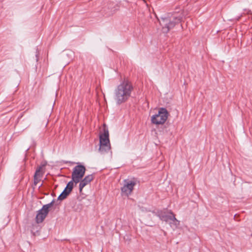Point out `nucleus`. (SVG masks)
Masks as SVG:
<instances>
[{
    "instance_id": "7",
    "label": "nucleus",
    "mask_w": 252,
    "mask_h": 252,
    "mask_svg": "<svg viewBox=\"0 0 252 252\" xmlns=\"http://www.w3.org/2000/svg\"><path fill=\"white\" fill-rule=\"evenodd\" d=\"M106 147V144H110L109 131L104 124L103 125V133L99 135V145L102 144Z\"/></svg>"
},
{
    "instance_id": "20",
    "label": "nucleus",
    "mask_w": 252,
    "mask_h": 252,
    "mask_svg": "<svg viewBox=\"0 0 252 252\" xmlns=\"http://www.w3.org/2000/svg\"><path fill=\"white\" fill-rule=\"evenodd\" d=\"M241 16H242V15H241L240 16H238L237 18H236V20L237 21H239V19H240V18H241Z\"/></svg>"
},
{
    "instance_id": "15",
    "label": "nucleus",
    "mask_w": 252,
    "mask_h": 252,
    "mask_svg": "<svg viewBox=\"0 0 252 252\" xmlns=\"http://www.w3.org/2000/svg\"><path fill=\"white\" fill-rule=\"evenodd\" d=\"M108 11H106V12L104 14V15L107 17L110 16L111 15H113L116 10V9H114V8H111L110 10L109 7H108Z\"/></svg>"
},
{
    "instance_id": "10",
    "label": "nucleus",
    "mask_w": 252,
    "mask_h": 252,
    "mask_svg": "<svg viewBox=\"0 0 252 252\" xmlns=\"http://www.w3.org/2000/svg\"><path fill=\"white\" fill-rule=\"evenodd\" d=\"M111 147H110V144H106V147L104 146V145L102 144L99 145V152L101 154H104L106 153H108L110 150Z\"/></svg>"
},
{
    "instance_id": "14",
    "label": "nucleus",
    "mask_w": 252,
    "mask_h": 252,
    "mask_svg": "<svg viewBox=\"0 0 252 252\" xmlns=\"http://www.w3.org/2000/svg\"><path fill=\"white\" fill-rule=\"evenodd\" d=\"M54 203H55V200H54V199H53L50 203L45 204V205H44L42 207H43L44 209H45L49 212L50 208H51L52 206H53L54 205Z\"/></svg>"
},
{
    "instance_id": "19",
    "label": "nucleus",
    "mask_w": 252,
    "mask_h": 252,
    "mask_svg": "<svg viewBox=\"0 0 252 252\" xmlns=\"http://www.w3.org/2000/svg\"><path fill=\"white\" fill-rule=\"evenodd\" d=\"M38 50H37V49H36V54L35 55L36 60L37 62L38 61Z\"/></svg>"
},
{
    "instance_id": "16",
    "label": "nucleus",
    "mask_w": 252,
    "mask_h": 252,
    "mask_svg": "<svg viewBox=\"0 0 252 252\" xmlns=\"http://www.w3.org/2000/svg\"><path fill=\"white\" fill-rule=\"evenodd\" d=\"M44 165H41L38 166L34 174L38 176H40V172H42V170Z\"/></svg>"
},
{
    "instance_id": "4",
    "label": "nucleus",
    "mask_w": 252,
    "mask_h": 252,
    "mask_svg": "<svg viewBox=\"0 0 252 252\" xmlns=\"http://www.w3.org/2000/svg\"><path fill=\"white\" fill-rule=\"evenodd\" d=\"M86 171L85 167L82 164L75 166L72 172L71 179L75 181V183H78L84 177Z\"/></svg>"
},
{
    "instance_id": "18",
    "label": "nucleus",
    "mask_w": 252,
    "mask_h": 252,
    "mask_svg": "<svg viewBox=\"0 0 252 252\" xmlns=\"http://www.w3.org/2000/svg\"><path fill=\"white\" fill-rule=\"evenodd\" d=\"M63 162L64 163H71V164H74L75 163L74 162H72V161H66V160H63Z\"/></svg>"
},
{
    "instance_id": "13",
    "label": "nucleus",
    "mask_w": 252,
    "mask_h": 252,
    "mask_svg": "<svg viewBox=\"0 0 252 252\" xmlns=\"http://www.w3.org/2000/svg\"><path fill=\"white\" fill-rule=\"evenodd\" d=\"M73 183H75V181H73V179H72L67 184L65 188L68 189L69 191H71L73 188Z\"/></svg>"
},
{
    "instance_id": "2",
    "label": "nucleus",
    "mask_w": 252,
    "mask_h": 252,
    "mask_svg": "<svg viewBox=\"0 0 252 252\" xmlns=\"http://www.w3.org/2000/svg\"><path fill=\"white\" fill-rule=\"evenodd\" d=\"M169 14L167 17H161L159 20V24L162 27V31L167 33L171 29L173 28L177 24L181 22L182 16L181 13L171 14Z\"/></svg>"
},
{
    "instance_id": "17",
    "label": "nucleus",
    "mask_w": 252,
    "mask_h": 252,
    "mask_svg": "<svg viewBox=\"0 0 252 252\" xmlns=\"http://www.w3.org/2000/svg\"><path fill=\"white\" fill-rule=\"evenodd\" d=\"M39 176L38 175H34V182H33V184H34V186H36L37 185V184L39 182V181H40V179H39L38 178V177Z\"/></svg>"
},
{
    "instance_id": "8",
    "label": "nucleus",
    "mask_w": 252,
    "mask_h": 252,
    "mask_svg": "<svg viewBox=\"0 0 252 252\" xmlns=\"http://www.w3.org/2000/svg\"><path fill=\"white\" fill-rule=\"evenodd\" d=\"M48 213L49 212L42 207L41 209L37 212L35 217L36 222L37 223H40L43 222Z\"/></svg>"
},
{
    "instance_id": "3",
    "label": "nucleus",
    "mask_w": 252,
    "mask_h": 252,
    "mask_svg": "<svg viewBox=\"0 0 252 252\" xmlns=\"http://www.w3.org/2000/svg\"><path fill=\"white\" fill-rule=\"evenodd\" d=\"M169 113L166 108H159L158 113L151 117V122L156 125H162L166 122Z\"/></svg>"
},
{
    "instance_id": "11",
    "label": "nucleus",
    "mask_w": 252,
    "mask_h": 252,
    "mask_svg": "<svg viewBox=\"0 0 252 252\" xmlns=\"http://www.w3.org/2000/svg\"><path fill=\"white\" fill-rule=\"evenodd\" d=\"M180 222V221L176 219L174 215V217H172V219L169 222V223L171 227L175 229L179 226Z\"/></svg>"
},
{
    "instance_id": "12",
    "label": "nucleus",
    "mask_w": 252,
    "mask_h": 252,
    "mask_svg": "<svg viewBox=\"0 0 252 252\" xmlns=\"http://www.w3.org/2000/svg\"><path fill=\"white\" fill-rule=\"evenodd\" d=\"M71 191H69V190L65 188L63 192L60 194L58 197V200H63L66 198L67 196L69 194Z\"/></svg>"
},
{
    "instance_id": "9",
    "label": "nucleus",
    "mask_w": 252,
    "mask_h": 252,
    "mask_svg": "<svg viewBox=\"0 0 252 252\" xmlns=\"http://www.w3.org/2000/svg\"><path fill=\"white\" fill-rule=\"evenodd\" d=\"M94 178V175L93 174H90L85 176L84 179L80 180L79 186L80 192H81L82 191V189L84 188V187H85L92 181H93Z\"/></svg>"
},
{
    "instance_id": "1",
    "label": "nucleus",
    "mask_w": 252,
    "mask_h": 252,
    "mask_svg": "<svg viewBox=\"0 0 252 252\" xmlns=\"http://www.w3.org/2000/svg\"><path fill=\"white\" fill-rule=\"evenodd\" d=\"M133 86L129 81L124 80L116 88L114 91V99L120 105L126 101L130 96Z\"/></svg>"
},
{
    "instance_id": "6",
    "label": "nucleus",
    "mask_w": 252,
    "mask_h": 252,
    "mask_svg": "<svg viewBox=\"0 0 252 252\" xmlns=\"http://www.w3.org/2000/svg\"><path fill=\"white\" fill-rule=\"evenodd\" d=\"M175 215L170 211L168 213H166L162 211H158L156 213V216L158 217L159 219L162 221L166 222H169L172 219V217Z\"/></svg>"
},
{
    "instance_id": "5",
    "label": "nucleus",
    "mask_w": 252,
    "mask_h": 252,
    "mask_svg": "<svg viewBox=\"0 0 252 252\" xmlns=\"http://www.w3.org/2000/svg\"><path fill=\"white\" fill-rule=\"evenodd\" d=\"M124 182V186L121 188L122 192L124 194L128 196L131 194L134 187L136 185V182L134 179L132 180L126 179Z\"/></svg>"
}]
</instances>
